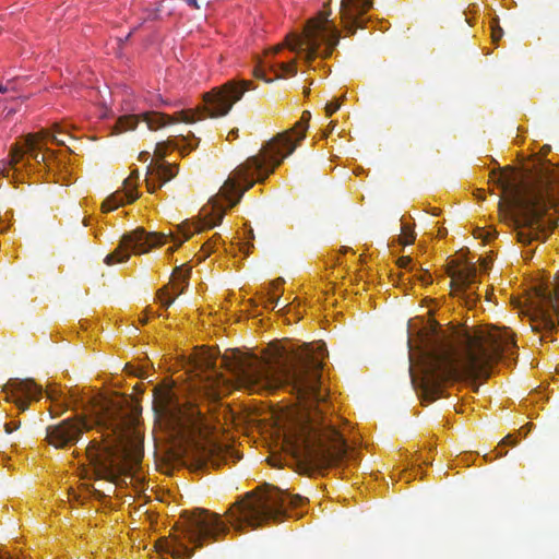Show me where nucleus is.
<instances>
[{
  "mask_svg": "<svg viewBox=\"0 0 559 559\" xmlns=\"http://www.w3.org/2000/svg\"><path fill=\"white\" fill-rule=\"evenodd\" d=\"M323 356L312 345L304 344L292 350H276L267 359L227 349L221 365L237 382L254 392L288 388L310 412L312 405L325 402L326 392L321 386ZM322 411L308 414L305 423L286 438V447L296 461L317 469L340 464L348 445L335 426L322 417Z\"/></svg>",
  "mask_w": 559,
  "mask_h": 559,
  "instance_id": "obj_1",
  "label": "nucleus"
},
{
  "mask_svg": "<svg viewBox=\"0 0 559 559\" xmlns=\"http://www.w3.org/2000/svg\"><path fill=\"white\" fill-rule=\"evenodd\" d=\"M455 337L454 346L445 333L433 332L425 340L418 373L409 367L412 383L424 402L441 397L445 383L460 376L488 378L491 366L515 348L513 335L506 328L465 326Z\"/></svg>",
  "mask_w": 559,
  "mask_h": 559,
  "instance_id": "obj_2",
  "label": "nucleus"
},
{
  "mask_svg": "<svg viewBox=\"0 0 559 559\" xmlns=\"http://www.w3.org/2000/svg\"><path fill=\"white\" fill-rule=\"evenodd\" d=\"M493 176L503 193L500 211L514 225L518 240L523 245L545 240L557 225L555 215L548 211L552 209L559 214V167L548 165L531 179L518 180L506 173Z\"/></svg>",
  "mask_w": 559,
  "mask_h": 559,
  "instance_id": "obj_3",
  "label": "nucleus"
},
{
  "mask_svg": "<svg viewBox=\"0 0 559 559\" xmlns=\"http://www.w3.org/2000/svg\"><path fill=\"white\" fill-rule=\"evenodd\" d=\"M93 412L102 439L90 441L85 454L97 478L115 481L142 461L143 445L135 430L138 415L122 397L103 401Z\"/></svg>",
  "mask_w": 559,
  "mask_h": 559,
  "instance_id": "obj_4",
  "label": "nucleus"
},
{
  "mask_svg": "<svg viewBox=\"0 0 559 559\" xmlns=\"http://www.w3.org/2000/svg\"><path fill=\"white\" fill-rule=\"evenodd\" d=\"M311 114L305 110L294 128L280 133L266 144L261 154L249 157L239 165L219 189L217 198L223 199L231 207L236 205L243 193L259 181H264L278 167L283 158L290 155L297 144L305 139Z\"/></svg>",
  "mask_w": 559,
  "mask_h": 559,
  "instance_id": "obj_5",
  "label": "nucleus"
},
{
  "mask_svg": "<svg viewBox=\"0 0 559 559\" xmlns=\"http://www.w3.org/2000/svg\"><path fill=\"white\" fill-rule=\"evenodd\" d=\"M254 88L255 86L251 81L231 80L205 93L203 95L204 106L200 109L181 110L174 116L157 111L144 112L141 116H121L117 120L115 129L117 133L134 130L141 118L150 130H157L175 122H195L204 112L211 118L224 117L230 111L234 104L242 98L245 92Z\"/></svg>",
  "mask_w": 559,
  "mask_h": 559,
  "instance_id": "obj_6",
  "label": "nucleus"
},
{
  "mask_svg": "<svg viewBox=\"0 0 559 559\" xmlns=\"http://www.w3.org/2000/svg\"><path fill=\"white\" fill-rule=\"evenodd\" d=\"M301 501L299 495L290 496L265 484L262 493L248 492L231 506L229 521L236 531H242L243 526L255 528L265 521L276 520L285 512L286 506L297 507Z\"/></svg>",
  "mask_w": 559,
  "mask_h": 559,
  "instance_id": "obj_7",
  "label": "nucleus"
},
{
  "mask_svg": "<svg viewBox=\"0 0 559 559\" xmlns=\"http://www.w3.org/2000/svg\"><path fill=\"white\" fill-rule=\"evenodd\" d=\"M186 513L182 536L175 534L157 542L158 550L170 554L174 559H190L193 556V549L187 546L185 539L201 548L205 539L217 540L218 536L229 530L217 513L205 509H194Z\"/></svg>",
  "mask_w": 559,
  "mask_h": 559,
  "instance_id": "obj_8",
  "label": "nucleus"
},
{
  "mask_svg": "<svg viewBox=\"0 0 559 559\" xmlns=\"http://www.w3.org/2000/svg\"><path fill=\"white\" fill-rule=\"evenodd\" d=\"M331 11H322L319 16L308 21L301 35L286 37L287 47L295 52H302L305 61L310 64L317 57L329 58L338 44V31L329 20Z\"/></svg>",
  "mask_w": 559,
  "mask_h": 559,
  "instance_id": "obj_9",
  "label": "nucleus"
},
{
  "mask_svg": "<svg viewBox=\"0 0 559 559\" xmlns=\"http://www.w3.org/2000/svg\"><path fill=\"white\" fill-rule=\"evenodd\" d=\"M153 394L154 411L178 425L183 431L194 432L204 424L200 406L192 402L181 403L171 388L155 386Z\"/></svg>",
  "mask_w": 559,
  "mask_h": 559,
  "instance_id": "obj_10",
  "label": "nucleus"
},
{
  "mask_svg": "<svg viewBox=\"0 0 559 559\" xmlns=\"http://www.w3.org/2000/svg\"><path fill=\"white\" fill-rule=\"evenodd\" d=\"M166 237L164 233H147L142 227L135 228L130 233L123 234L118 247L106 255L104 262L107 265L127 262L130 258V252L134 254L145 253L154 247L164 245Z\"/></svg>",
  "mask_w": 559,
  "mask_h": 559,
  "instance_id": "obj_11",
  "label": "nucleus"
},
{
  "mask_svg": "<svg viewBox=\"0 0 559 559\" xmlns=\"http://www.w3.org/2000/svg\"><path fill=\"white\" fill-rule=\"evenodd\" d=\"M92 425L83 417H72L61 420L56 425L46 428V439L49 444L57 449H64L75 444L84 431L90 430Z\"/></svg>",
  "mask_w": 559,
  "mask_h": 559,
  "instance_id": "obj_12",
  "label": "nucleus"
},
{
  "mask_svg": "<svg viewBox=\"0 0 559 559\" xmlns=\"http://www.w3.org/2000/svg\"><path fill=\"white\" fill-rule=\"evenodd\" d=\"M5 400L16 405L20 412L28 408L29 400L38 401L43 389L33 379H11L4 385Z\"/></svg>",
  "mask_w": 559,
  "mask_h": 559,
  "instance_id": "obj_13",
  "label": "nucleus"
},
{
  "mask_svg": "<svg viewBox=\"0 0 559 559\" xmlns=\"http://www.w3.org/2000/svg\"><path fill=\"white\" fill-rule=\"evenodd\" d=\"M372 7V0H341L340 15L347 35H354L367 22L366 13Z\"/></svg>",
  "mask_w": 559,
  "mask_h": 559,
  "instance_id": "obj_14",
  "label": "nucleus"
},
{
  "mask_svg": "<svg viewBox=\"0 0 559 559\" xmlns=\"http://www.w3.org/2000/svg\"><path fill=\"white\" fill-rule=\"evenodd\" d=\"M166 152L163 144H157L155 148V156L158 158L156 162H151L146 171V187L148 192L154 193L157 188H160L165 182L173 179L177 169L175 165L162 162Z\"/></svg>",
  "mask_w": 559,
  "mask_h": 559,
  "instance_id": "obj_15",
  "label": "nucleus"
},
{
  "mask_svg": "<svg viewBox=\"0 0 559 559\" xmlns=\"http://www.w3.org/2000/svg\"><path fill=\"white\" fill-rule=\"evenodd\" d=\"M448 275L451 277V288L455 295L464 294L466 304L475 302L468 290L477 282V269L474 263H467L461 267L449 266Z\"/></svg>",
  "mask_w": 559,
  "mask_h": 559,
  "instance_id": "obj_16",
  "label": "nucleus"
},
{
  "mask_svg": "<svg viewBox=\"0 0 559 559\" xmlns=\"http://www.w3.org/2000/svg\"><path fill=\"white\" fill-rule=\"evenodd\" d=\"M48 136V132L43 134V139ZM40 140L41 136H39V134H28L24 141V146L15 144L10 152V165L15 168L27 153L38 165L44 164L45 166H48V162L51 157L37 152V150L41 148L39 145Z\"/></svg>",
  "mask_w": 559,
  "mask_h": 559,
  "instance_id": "obj_17",
  "label": "nucleus"
},
{
  "mask_svg": "<svg viewBox=\"0 0 559 559\" xmlns=\"http://www.w3.org/2000/svg\"><path fill=\"white\" fill-rule=\"evenodd\" d=\"M297 73L296 61L290 62H278L275 63L269 60V52L264 60H260L258 66L253 70V75L257 79L263 80L266 83H271L274 79H282L286 75L294 76Z\"/></svg>",
  "mask_w": 559,
  "mask_h": 559,
  "instance_id": "obj_18",
  "label": "nucleus"
},
{
  "mask_svg": "<svg viewBox=\"0 0 559 559\" xmlns=\"http://www.w3.org/2000/svg\"><path fill=\"white\" fill-rule=\"evenodd\" d=\"M540 299L545 307V309L540 310L544 325L551 330L555 328V321L551 317V312L559 316V285L554 290L540 293Z\"/></svg>",
  "mask_w": 559,
  "mask_h": 559,
  "instance_id": "obj_19",
  "label": "nucleus"
},
{
  "mask_svg": "<svg viewBox=\"0 0 559 559\" xmlns=\"http://www.w3.org/2000/svg\"><path fill=\"white\" fill-rule=\"evenodd\" d=\"M131 180H132V176H130L129 178H127L123 181V185L126 188L124 193L117 192V193L110 195L109 198H107L103 202L102 209L104 212L114 211L117 207H119L120 205H122L124 203V198L127 199V202H133L134 200H136L138 194L135 192L134 186L131 183Z\"/></svg>",
  "mask_w": 559,
  "mask_h": 559,
  "instance_id": "obj_20",
  "label": "nucleus"
},
{
  "mask_svg": "<svg viewBox=\"0 0 559 559\" xmlns=\"http://www.w3.org/2000/svg\"><path fill=\"white\" fill-rule=\"evenodd\" d=\"M203 228L204 226H202L200 223H182L180 226H178V229L182 234L183 239L179 240L177 246H180L182 241L190 239L192 235H194L195 233H200Z\"/></svg>",
  "mask_w": 559,
  "mask_h": 559,
  "instance_id": "obj_21",
  "label": "nucleus"
},
{
  "mask_svg": "<svg viewBox=\"0 0 559 559\" xmlns=\"http://www.w3.org/2000/svg\"><path fill=\"white\" fill-rule=\"evenodd\" d=\"M185 265L177 266L174 272L173 276L182 278V282L186 283V286H188V278L190 277L191 269L188 267L186 271H183Z\"/></svg>",
  "mask_w": 559,
  "mask_h": 559,
  "instance_id": "obj_22",
  "label": "nucleus"
},
{
  "mask_svg": "<svg viewBox=\"0 0 559 559\" xmlns=\"http://www.w3.org/2000/svg\"><path fill=\"white\" fill-rule=\"evenodd\" d=\"M401 230L405 238L404 245L412 243L415 240V233L408 225L402 224Z\"/></svg>",
  "mask_w": 559,
  "mask_h": 559,
  "instance_id": "obj_23",
  "label": "nucleus"
},
{
  "mask_svg": "<svg viewBox=\"0 0 559 559\" xmlns=\"http://www.w3.org/2000/svg\"><path fill=\"white\" fill-rule=\"evenodd\" d=\"M21 427V420L20 419H12L10 421H7L3 425L4 432L7 435H12L14 431L19 430Z\"/></svg>",
  "mask_w": 559,
  "mask_h": 559,
  "instance_id": "obj_24",
  "label": "nucleus"
},
{
  "mask_svg": "<svg viewBox=\"0 0 559 559\" xmlns=\"http://www.w3.org/2000/svg\"><path fill=\"white\" fill-rule=\"evenodd\" d=\"M214 209H217V219L211 223H206L207 228H213L223 219L224 206L222 204H217V201H215Z\"/></svg>",
  "mask_w": 559,
  "mask_h": 559,
  "instance_id": "obj_25",
  "label": "nucleus"
},
{
  "mask_svg": "<svg viewBox=\"0 0 559 559\" xmlns=\"http://www.w3.org/2000/svg\"><path fill=\"white\" fill-rule=\"evenodd\" d=\"M341 107V102L335 99V100H331V102H328L325 104V112H326V116H332L335 111H337Z\"/></svg>",
  "mask_w": 559,
  "mask_h": 559,
  "instance_id": "obj_26",
  "label": "nucleus"
},
{
  "mask_svg": "<svg viewBox=\"0 0 559 559\" xmlns=\"http://www.w3.org/2000/svg\"><path fill=\"white\" fill-rule=\"evenodd\" d=\"M166 295H167L166 287H163L162 289H159V292H158L159 301L164 307L168 308L174 302V298H166Z\"/></svg>",
  "mask_w": 559,
  "mask_h": 559,
  "instance_id": "obj_27",
  "label": "nucleus"
},
{
  "mask_svg": "<svg viewBox=\"0 0 559 559\" xmlns=\"http://www.w3.org/2000/svg\"><path fill=\"white\" fill-rule=\"evenodd\" d=\"M204 367L212 371L214 373L215 377L218 376V371H217V365H216V360H214L213 358L211 357H206L204 359Z\"/></svg>",
  "mask_w": 559,
  "mask_h": 559,
  "instance_id": "obj_28",
  "label": "nucleus"
},
{
  "mask_svg": "<svg viewBox=\"0 0 559 559\" xmlns=\"http://www.w3.org/2000/svg\"><path fill=\"white\" fill-rule=\"evenodd\" d=\"M203 457H202V461L203 463H206V461L209 460L210 463L213 465V466H217V462H216V459L214 457V453L212 450H205L203 449V453H202Z\"/></svg>",
  "mask_w": 559,
  "mask_h": 559,
  "instance_id": "obj_29",
  "label": "nucleus"
},
{
  "mask_svg": "<svg viewBox=\"0 0 559 559\" xmlns=\"http://www.w3.org/2000/svg\"><path fill=\"white\" fill-rule=\"evenodd\" d=\"M503 35V31L500 26H496V25H492L491 26V38H492V41H498Z\"/></svg>",
  "mask_w": 559,
  "mask_h": 559,
  "instance_id": "obj_30",
  "label": "nucleus"
},
{
  "mask_svg": "<svg viewBox=\"0 0 559 559\" xmlns=\"http://www.w3.org/2000/svg\"><path fill=\"white\" fill-rule=\"evenodd\" d=\"M412 264V259L409 257H401L397 260V265L400 267L406 269Z\"/></svg>",
  "mask_w": 559,
  "mask_h": 559,
  "instance_id": "obj_31",
  "label": "nucleus"
},
{
  "mask_svg": "<svg viewBox=\"0 0 559 559\" xmlns=\"http://www.w3.org/2000/svg\"><path fill=\"white\" fill-rule=\"evenodd\" d=\"M516 444V441L513 440L512 436L511 435H508L506 436L501 442L499 443L498 447H501V445H515Z\"/></svg>",
  "mask_w": 559,
  "mask_h": 559,
  "instance_id": "obj_32",
  "label": "nucleus"
},
{
  "mask_svg": "<svg viewBox=\"0 0 559 559\" xmlns=\"http://www.w3.org/2000/svg\"><path fill=\"white\" fill-rule=\"evenodd\" d=\"M202 249L205 251L204 255L201 258V260H204L210 252L213 250L212 241H206L203 243Z\"/></svg>",
  "mask_w": 559,
  "mask_h": 559,
  "instance_id": "obj_33",
  "label": "nucleus"
},
{
  "mask_svg": "<svg viewBox=\"0 0 559 559\" xmlns=\"http://www.w3.org/2000/svg\"><path fill=\"white\" fill-rule=\"evenodd\" d=\"M420 281L423 284L428 285L432 282L431 275L428 273V271H424V273L420 276Z\"/></svg>",
  "mask_w": 559,
  "mask_h": 559,
  "instance_id": "obj_34",
  "label": "nucleus"
},
{
  "mask_svg": "<svg viewBox=\"0 0 559 559\" xmlns=\"http://www.w3.org/2000/svg\"><path fill=\"white\" fill-rule=\"evenodd\" d=\"M475 237L477 238H485V240H489L490 238V234L489 233H485L483 229H477L475 231Z\"/></svg>",
  "mask_w": 559,
  "mask_h": 559,
  "instance_id": "obj_35",
  "label": "nucleus"
},
{
  "mask_svg": "<svg viewBox=\"0 0 559 559\" xmlns=\"http://www.w3.org/2000/svg\"><path fill=\"white\" fill-rule=\"evenodd\" d=\"M270 302L272 304L273 309L276 308L277 306H280V297L271 296Z\"/></svg>",
  "mask_w": 559,
  "mask_h": 559,
  "instance_id": "obj_36",
  "label": "nucleus"
},
{
  "mask_svg": "<svg viewBox=\"0 0 559 559\" xmlns=\"http://www.w3.org/2000/svg\"><path fill=\"white\" fill-rule=\"evenodd\" d=\"M51 140L53 142H56L57 144H59V145H63L64 144L63 136L58 138L56 134H53V135H51Z\"/></svg>",
  "mask_w": 559,
  "mask_h": 559,
  "instance_id": "obj_37",
  "label": "nucleus"
},
{
  "mask_svg": "<svg viewBox=\"0 0 559 559\" xmlns=\"http://www.w3.org/2000/svg\"><path fill=\"white\" fill-rule=\"evenodd\" d=\"M51 140L53 142H56L57 144H59V145H63L64 144L63 136L58 138L56 134H53V135H51Z\"/></svg>",
  "mask_w": 559,
  "mask_h": 559,
  "instance_id": "obj_38",
  "label": "nucleus"
},
{
  "mask_svg": "<svg viewBox=\"0 0 559 559\" xmlns=\"http://www.w3.org/2000/svg\"><path fill=\"white\" fill-rule=\"evenodd\" d=\"M188 5L192 7L193 9H200V4L198 0H187Z\"/></svg>",
  "mask_w": 559,
  "mask_h": 559,
  "instance_id": "obj_39",
  "label": "nucleus"
},
{
  "mask_svg": "<svg viewBox=\"0 0 559 559\" xmlns=\"http://www.w3.org/2000/svg\"><path fill=\"white\" fill-rule=\"evenodd\" d=\"M284 283V281L282 278H277L276 281H274L272 283V286L274 289H278V287Z\"/></svg>",
  "mask_w": 559,
  "mask_h": 559,
  "instance_id": "obj_40",
  "label": "nucleus"
},
{
  "mask_svg": "<svg viewBox=\"0 0 559 559\" xmlns=\"http://www.w3.org/2000/svg\"><path fill=\"white\" fill-rule=\"evenodd\" d=\"M237 135H238V130H237V129H236V130H231V131L229 132V134H228L227 139H229L230 136L236 138Z\"/></svg>",
  "mask_w": 559,
  "mask_h": 559,
  "instance_id": "obj_41",
  "label": "nucleus"
},
{
  "mask_svg": "<svg viewBox=\"0 0 559 559\" xmlns=\"http://www.w3.org/2000/svg\"><path fill=\"white\" fill-rule=\"evenodd\" d=\"M10 88L8 86H4L0 83V93H5L8 92Z\"/></svg>",
  "mask_w": 559,
  "mask_h": 559,
  "instance_id": "obj_42",
  "label": "nucleus"
},
{
  "mask_svg": "<svg viewBox=\"0 0 559 559\" xmlns=\"http://www.w3.org/2000/svg\"><path fill=\"white\" fill-rule=\"evenodd\" d=\"M186 287H187L186 285L182 288L177 287V290H178L177 295L182 294Z\"/></svg>",
  "mask_w": 559,
  "mask_h": 559,
  "instance_id": "obj_43",
  "label": "nucleus"
},
{
  "mask_svg": "<svg viewBox=\"0 0 559 559\" xmlns=\"http://www.w3.org/2000/svg\"><path fill=\"white\" fill-rule=\"evenodd\" d=\"M282 49V46H277L273 49V55L277 53Z\"/></svg>",
  "mask_w": 559,
  "mask_h": 559,
  "instance_id": "obj_44",
  "label": "nucleus"
},
{
  "mask_svg": "<svg viewBox=\"0 0 559 559\" xmlns=\"http://www.w3.org/2000/svg\"><path fill=\"white\" fill-rule=\"evenodd\" d=\"M47 394H48V397H49L50 400H53V399H55V395H53V393H52L51 391H48V392H47Z\"/></svg>",
  "mask_w": 559,
  "mask_h": 559,
  "instance_id": "obj_45",
  "label": "nucleus"
},
{
  "mask_svg": "<svg viewBox=\"0 0 559 559\" xmlns=\"http://www.w3.org/2000/svg\"><path fill=\"white\" fill-rule=\"evenodd\" d=\"M309 93H310V88H309V87H308V88H305L304 94H305L306 96H308V95H309Z\"/></svg>",
  "mask_w": 559,
  "mask_h": 559,
  "instance_id": "obj_46",
  "label": "nucleus"
},
{
  "mask_svg": "<svg viewBox=\"0 0 559 559\" xmlns=\"http://www.w3.org/2000/svg\"><path fill=\"white\" fill-rule=\"evenodd\" d=\"M13 439H14V442L20 441V436L14 437Z\"/></svg>",
  "mask_w": 559,
  "mask_h": 559,
  "instance_id": "obj_47",
  "label": "nucleus"
},
{
  "mask_svg": "<svg viewBox=\"0 0 559 559\" xmlns=\"http://www.w3.org/2000/svg\"><path fill=\"white\" fill-rule=\"evenodd\" d=\"M144 155H148L147 153H140V158H142Z\"/></svg>",
  "mask_w": 559,
  "mask_h": 559,
  "instance_id": "obj_48",
  "label": "nucleus"
},
{
  "mask_svg": "<svg viewBox=\"0 0 559 559\" xmlns=\"http://www.w3.org/2000/svg\"><path fill=\"white\" fill-rule=\"evenodd\" d=\"M504 454H506V453L498 452V454H497V455H498V456H502V455H504Z\"/></svg>",
  "mask_w": 559,
  "mask_h": 559,
  "instance_id": "obj_49",
  "label": "nucleus"
}]
</instances>
